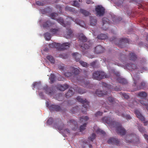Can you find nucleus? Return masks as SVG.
I'll return each mask as SVG.
<instances>
[{"label":"nucleus","instance_id":"1","mask_svg":"<svg viewBox=\"0 0 148 148\" xmlns=\"http://www.w3.org/2000/svg\"><path fill=\"white\" fill-rule=\"evenodd\" d=\"M103 121L112 127H115L118 134L123 135L126 133L125 129L119 123L113 121L110 117H104L103 118Z\"/></svg>","mask_w":148,"mask_h":148},{"label":"nucleus","instance_id":"2","mask_svg":"<svg viewBox=\"0 0 148 148\" xmlns=\"http://www.w3.org/2000/svg\"><path fill=\"white\" fill-rule=\"evenodd\" d=\"M70 42H66L61 45L59 43L54 42L49 45V47L51 48H56L59 50H62L68 49L70 47Z\"/></svg>","mask_w":148,"mask_h":148},{"label":"nucleus","instance_id":"3","mask_svg":"<svg viewBox=\"0 0 148 148\" xmlns=\"http://www.w3.org/2000/svg\"><path fill=\"white\" fill-rule=\"evenodd\" d=\"M134 80V86L135 87V89L132 92H134L137 90L143 88L145 86V83L144 82H140V78L138 76H134L133 78Z\"/></svg>","mask_w":148,"mask_h":148},{"label":"nucleus","instance_id":"4","mask_svg":"<svg viewBox=\"0 0 148 148\" xmlns=\"http://www.w3.org/2000/svg\"><path fill=\"white\" fill-rule=\"evenodd\" d=\"M111 41H114V43L116 44L119 47L121 48L124 47L126 46V43H129V40L127 38H121L119 40V42L117 43L116 42L117 41V39L114 37L112 38H110V39Z\"/></svg>","mask_w":148,"mask_h":148},{"label":"nucleus","instance_id":"5","mask_svg":"<svg viewBox=\"0 0 148 148\" xmlns=\"http://www.w3.org/2000/svg\"><path fill=\"white\" fill-rule=\"evenodd\" d=\"M125 139V142L128 143H137L139 141L138 139L136 137V135L134 134L126 136Z\"/></svg>","mask_w":148,"mask_h":148},{"label":"nucleus","instance_id":"6","mask_svg":"<svg viewBox=\"0 0 148 148\" xmlns=\"http://www.w3.org/2000/svg\"><path fill=\"white\" fill-rule=\"evenodd\" d=\"M76 99L78 101L80 102L83 104V106L84 108V110L83 108H82V112L83 113H85L86 112L87 108L89 106V102L86 99H84L79 96L77 97L76 98Z\"/></svg>","mask_w":148,"mask_h":148},{"label":"nucleus","instance_id":"7","mask_svg":"<svg viewBox=\"0 0 148 148\" xmlns=\"http://www.w3.org/2000/svg\"><path fill=\"white\" fill-rule=\"evenodd\" d=\"M105 75V73L101 71H97L93 73V77L95 79L100 80L103 79Z\"/></svg>","mask_w":148,"mask_h":148},{"label":"nucleus","instance_id":"8","mask_svg":"<svg viewBox=\"0 0 148 148\" xmlns=\"http://www.w3.org/2000/svg\"><path fill=\"white\" fill-rule=\"evenodd\" d=\"M96 14L99 16H103L105 13V9L101 5L96 6L95 8Z\"/></svg>","mask_w":148,"mask_h":148},{"label":"nucleus","instance_id":"9","mask_svg":"<svg viewBox=\"0 0 148 148\" xmlns=\"http://www.w3.org/2000/svg\"><path fill=\"white\" fill-rule=\"evenodd\" d=\"M70 25L67 26L66 27V30L64 32V36L66 38H71L73 36V31L70 27Z\"/></svg>","mask_w":148,"mask_h":148},{"label":"nucleus","instance_id":"10","mask_svg":"<svg viewBox=\"0 0 148 148\" xmlns=\"http://www.w3.org/2000/svg\"><path fill=\"white\" fill-rule=\"evenodd\" d=\"M94 52L96 54H100L103 53L105 49L101 45H99L95 47L93 49Z\"/></svg>","mask_w":148,"mask_h":148},{"label":"nucleus","instance_id":"11","mask_svg":"<svg viewBox=\"0 0 148 148\" xmlns=\"http://www.w3.org/2000/svg\"><path fill=\"white\" fill-rule=\"evenodd\" d=\"M69 125H72L71 127L73 130H75L77 128L78 125L77 122L73 119H71L67 122Z\"/></svg>","mask_w":148,"mask_h":148},{"label":"nucleus","instance_id":"12","mask_svg":"<svg viewBox=\"0 0 148 148\" xmlns=\"http://www.w3.org/2000/svg\"><path fill=\"white\" fill-rule=\"evenodd\" d=\"M108 143L109 144L115 145L117 146H120V141L117 138H111L108 140Z\"/></svg>","mask_w":148,"mask_h":148},{"label":"nucleus","instance_id":"13","mask_svg":"<svg viewBox=\"0 0 148 148\" xmlns=\"http://www.w3.org/2000/svg\"><path fill=\"white\" fill-rule=\"evenodd\" d=\"M49 108L50 111H60L61 108L60 106L55 105H52L49 107Z\"/></svg>","mask_w":148,"mask_h":148},{"label":"nucleus","instance_id":"14","mask_svg":"<svg viewBox=\"0 0 148 148\" xmlns=\"http://www.w3.org/2000/svg\"><path fill=\"white\" fill-rule=\"evenodd\" d=\"M69 87V85L66 84L63 85L59 84L56 86L57 89L61 91L65 90L68 88Z\"/></svg>","mask_w":148,"mask_h":148},{"label":"nucleus","instance_id":"15","mask_svg":"<svg viewBox=\"0 0 148 148\" xmlns=\"http://www.w3.org/2000/svg\"><path fill=\"white\" fill-rule=\"evenodd\" d=\"M56 20L61 25L64 27H66L68 25H70L71 24V23L69 22H67V23H65L63 19L61 17H60L59 18H58Z\"/></svg>","mask_w":148,"mask_h":148},{"label":"nucleus","instance_id":"16","mask_svg":"<svg viewBox=\"0 0 148 148\" xmlns=\"http://www.w3.org/2000/svg\"><path fill=\"white\" fill-rule=\"evenodd\" d=\"M74 22H75V23L80 26L84 27L85 26V24L84 22L78 19H75L74 18H73L71 17H69Z\"/></svg>","mask_w":148,"mask_h":148},{"label":"nucleus","instance_id":"17","mask_svg":"<svg viewBox=\"0 0 148 148\" xmlns=\"http://www.w3.org/2000/svg\"><path fill=\"white\" fill-rule=\"evenodd\" d=\"M115 112L119 116H121L123 117L126 118L127 119H130L131 118L129 115H125L124 114L123 111L122 112H120L119 111H116Z\"/></svg>","mask_w":148,"mask_h":148},{"label":"nucleus","instance_id":"18","mask_svg":"<svg viewBox=\"0 0 148 148\" xmlns=\"http://www.w3.org/2000/svg\"><path fill=\"white\" fill-rule=\"evenodd\" d=\"M41 86V83L40 82H35L33 83L32 85L33 89L36 88L37 89H40Z\"/></svg>","mask_w":148,"mask_h":148},{"label":"nucleus","instance_id":"19","mask_svg":"<svg viewBox=\"0 0 148 148\" xmlns=\"http://www.w3.org/2000/svg\"><path fill=\"white\" fill-rule=\"evenodd\" d=\"M135 113L137 117L142 121H145V118L142 116L140 112L137 110H136L135 111Z\"/></svg>","mask_w":148,"mask_h":148},{"label":"nucleus","instance_id":"20","mask_svg":"<svg viewBox=\"0 0 148 148\" xmlns=\"http://www.w3.org/2000/svg\"><path fill=\"white\" fill-rule=\"evenodd\" d=\"M50 32L53 34L58 35L60 33V30L59 28H52L50 29Z\"/></svg>","mask_w":148,"mask_h":148},{"label":"nucleus","instance_id":"21","mask_svg":"<svg viewBox=\"0 0 148 148\" xmlns=\"http://www.w3.org/2000/svg\"><path fill=\"white\" fill-rule=\"evenodd\" d=\"M70 70L72 71L73 75H78L80 71L79 70L76 68H75L73 67H71L70 68Z\"/></svg>","mask_w":148,"mask_h":148},{"label":"nucleus","instance_id":"22","mask_svg":"<svg viewBox=\"0 0 148 148\" xmlns=\"http://www.w3.org/2000/svg\"><path fill=\"white\" fill-rule=\"evenodd\" d=\"M97 22V20L95 17L91 16L90 17V23L92 26L95 25Z\"/></svg>","mask_w":148,"mask_h":148},{"label":"nucleus","instance_id":"23","mask_svg":"<svg viewBox=\"0 0 148 148\" xmlns=\"http://www.w3.org/2000/svg\"><path fill=\"white\" fill-rule=\"evenodd\" d=\"M72 56L74 57L76 61L78 62L80 60L81 55L77 53H73L72 54Z\"/></svg>","mask_w":148,"mask_h":148},{"label":"nucleus","instance_id":"24","mask_svg":"<svg viewBox=\"0 0 148 148\" xmlns=\"http://www.w3.org/2000/svg\"><path fill=\"white\" fill-rule=\"evenodd\" d=\"M127 67L130 70H134L136 69L137 66L136 64H128Z\"/></svg>","mask_w":148,"mask_h":148},{"label":"nucleus","instance_id":"25","mask_svg":"<svg viewBox=\"0 0 148 148\" xmlns=\"http://www.w3.org/2000/svg\"><path fill=\"white\" fill-rule=\"evenodd\" d=\"M108 19L106 18H102V21L103 26L102 28L104 30H106L107 29V27H105V28H104V27L105 25H108Z\"/></svg>","mask_w":148,"mask_h":148},{"label":"nucleus","instance_id":"26","mask_svg":"<svg viewBox=\"0 0 148 148\" xmlns=\"http://www.w3.org/2000/svg\"><path fill=\"white\" fill-rule=\"evenodd\" d=\"M79 40L82 42H86L87 40V38L82 34L79 35Z\"/></svg>","mask_w":148,"mask_h":148},{"label":"nucleus","instance_id":"27","mask_svg":"<svg viewBox=\"0 0 148 148\" xmlns=\"http://www.w3.org/2000/svg\"><path fill=\"white\" fill-rule=\"evenodd\" d=\"M129 56L130 59L134 61H135L137 58L136 55L133 53H130Z\"/></svg>","mask_w":148,"mask_h":148},{"label":"nucleus","instance_id":"28","mask_svg":"<svg viewBox=\"0 0 148 148\" xmlns=\"http://www.w3.org/2000/svg\"><path fill=\"white\" fill-rule=\"evenodd\" d=\"M117 80L119 83L123 85L126 84L127 83V80L124 78L119 77L118 78Z\"/></svg>","mask_w":148,"mask_h":148},{"label":"nucleus","instance_id":"29","mask_svg":"<svg viewBox=\"0 0 148 148\" xmlns=\"http://www.w3.org/2000/svg\"><path fill=\"white\" fill-rule=\"evenodd\" d=\"M62 93H58L56 94L55 95L56 96V100L59 101H62L63 99V97L62 95Z\"/></svg>","mask_w":148,"mask_h":148},{"label":"nucleus","instance_id":"30","mask_svg":"<svg viewBox=\"0 0 148 148\" xmlns=\"http://www.w3.org/2000/svg\"><path fill=\"white\" fill-rule=\"evenodd\" d=\"M108 37L107 35L105 34H101L99 35L97 37L98 39L101 40H105Z\"/></svg>","mask_w":148,"mask_h":148},{"label":"nucleus","instance_id":"31","mask_svg":"<svg viewBox=\"0 0 148 148\" xmlns=\"http://www.w3.org/2000/svg\"><path fill=\"white\" fill-rule=\"evenodd\" d=\"M80 12L85 16H88L90 14L89 12L82 9H80Z\"/></svg>","mask_w":148,"mask_h":148},{"label":"nucleus","instance_id":"32","mask_svg":"<svg viewBox=\"0 0 148 148\" xmlns=\"http://www.w3.org/2000/svg\"><path fill=\"white\" fill-rule=\"evenodd\" d=\"M52 23H51L50 21H47L43 23V27L45 28L49 27L50 26L52 25Z\"/></svg>","mask_w":148,"mask_h":148},{"label":"nucleus","instance_id":"33","mask_svg":"<svg viewBox=\"0 0 148 148\" xmlns=\"http://www.w3.org/2000/svg\"><path fill=\"white\" fill-rule=\"evenodd\" d=\"M50 80V83L52 84L54 83L56 79V76L53 74H51L50 77H49Z\"/></svg>","mask_w":148,"mask_h":148},{"label":"nucleus","instance_id":"34","mask_svg":"<svg viewBox=\"0 0 148 148\" xmlns=\"http://www.w3.org/2000/svg\"><path fill=\"white\" fill-rule=\"evenodd\" d=\"M51 18L54 20H56L58 18V14L56 13H52L50 15Z\"/></svg>","mask_w":148,"mask_h":148},{"label":"nucleus","instance_id":"35","mask_svg":"<svg viewBox=\"0 0 148 148\" xmlns=\"http://www.w3.org/2000/svg\"><path fill=\"white\" fill-rule=\"evenodd\" d=\"M47 59L48 60L52 63H54L55 60L53 57L49 55L47 56Z\"/></svg>","mask_w":148,"mask_h":148},{"label":"nucleus","instance_id":"36","mask_svg":"<svg viewBox=\"0 0 148 148\" xmlns=\"http://www.w3.org/2000/svg\"><path fill=\"white\" fill-rule=\"evenodd\" d=\"M44 37L47 40H49L51 38V36L50 33L47 32L44 34Z\"/></svg>","mask_w":148,"mask_h":148},{"label":"nucleus","instance_id":"37","mask_svg":"<svg viewBox=\"0 0 148 148\" xmlns=\"http://www.w3.org/2000/svg\"><path fill=\"white\" fill-rule=\"evenodd\" d=\"M94 130H95L97 134H103V135L105 134V133L104 131L98 128L96 130L95 129L94 127Z\"/></svg>","mask_w":148,"mask_h":148},{"label":"nucleus","instance_id":"38","mask_svg":"<svg viewBox=\"0 0 148 148\" xmlns=\"http://www.w3.org/2000/svg\"><path fill=\"white\" fill-rule=\"evenodd\" d=\"M89 119L88 117L87 116H82L81 117L80 119L81 122H85L87 121Z\"/></svg>","mask_w":148,"mask_h":148},{"label":"nucleus","instance_id":"39","mask_svg":"<svg viewBox=\"0 0 148 148\" xmlns=\"http://www.w3.org/2000/svg\"><path fill=\"white\" fill-rule=\"evenodd\" d=\"M89 65L93 68H96L97 67V62L96 61H94L90 63Z\"/></svg>","mask_w":148,"mask_h":148},{"label":"nucleus","instance_id":"40","mask_svg":"<svg viewBox=\"0 0 148 148\" xmlns=\"http://www.w3.org/2000/svg\"><path fill=\"white\" fill-rule=\"evenodd\" d=\"M65 10L72 12H74L75 11L74 9L68 6H66L65 8Z\"/></svg>","mask_w":148,"mask_h":148},{"label":"nucleus","instance_id":"41","mask_svg":"<svg viewBox=\"0 0 148 148\" xmlns=\"http://www.w3.org/2000/svg\"><path fill=\"white\" fill-rule=\"evenodd\" d=\"M79 63L83 67H87L89 66V65L86 62L82 61H80Z\"/></svg>","mask_w":148,"mask_h":148},{"label":"nucleus","instance_id":"42","mask_svg":"<svg viewBox=\"0 0 148 148\" xmlns=\"http://www.w3.org/2000/svg\"><path fill=\"white\" fill-rule=\"evenodd\" d=\"M96 135L94 133L92 134L91 136L88 138V139L89 140L92 141L95 138Z\"/></svg>","mask_w":148,"mask_h":148},{"label":"nucleus","instance_id":"43","mask_svg":"<svg viewBox=\"0 0 148 148\" xmlns=\"http://www.w3.org/2000/svg\"><path fill=\"white\" fill-rule=\"evenodd\" d=\"M86 125V123H84L82 125L80 126L79 128L80 132H82L85 130Z\"/></svg>","mask_w":148,"mask_h":148},{"label":"nucleus","instance_id":"44","mask_svg":"<svg viewBox=\"0 0 148 148\" xmlns=\"http://www.w3.org/2000/svg\"><path fill=\"white\" fill-rule=\"evenodd\" d=\"M53 127L55 128L56 129H58L59 130H62V128L59 126L58 124H57L56 123L54 124Z\"/></svg>","mask_w":148,"mask_h":148},{"label":"nucleus","instance_id":"45","mask_svg":"<svg viewBox=\"0 0 148 148\" xmlns=\"http://www.w3.org/2000/svg\"><path fill=\"white\" fill-rule=\"evenodd\" d=\"M53 121V119L52 118H49L47 121V123L49 125L52 124Z\"/></svg>","mask_w":148,"mask_h":148},{"label":"nucleus","instance_id":"46","mask_svg":"<svg viewBox=\"0 0 148 148\" xmlns=\"http://www.w3.org/2000/svg\"><path fill=\"white\" fill-rule=\"evenodd\" d=\"M91 45L88 42H87L84 45V47L85 49H88Z\"/></svg>","mask_w":148,"mask_h":148},{"label":"nucleus","instance_id":"47","mask_svg":"<svg viewBox=\"0 0 148 148\" xmlns=\"http://www.w3.org/2000/svg\"><path fill=\"white\" fill-rule=\"evenodd\" d=\"M108 100L110 101V102L112 103V104H114V102H116L114 101V99L112 97H110L108 98Z\"/></svg>","mask_w":148,"mask_h":148},{"label":"nucleus","instance_id":"48","mask_svg":"<svg viewBox=\"0 0 148 148\" xmlns=\"http://www.w3.org/2000/svg\"><path fill=\"white\" fill-rule=\"evenodd\" d=\"M138 95L142 98H145L147 96V93H139Z\"/></svg>","mask_w":148,"mask_h":148},{"label":"nucleus","instance_id":"49","mask_svg":"<svg viewBox=\"0 0 148 148\" xmlns=\"http://www.w3.org/2000/svg\"><path fill=\"white\" fill-rule=\"evenodd\" d=\"M72 5L76 7H79V4L77 1H74L72 4Z\"/></svg>","mask_w":148,"mask_h":148},{"label":"nucleus","instance_id":"50","mask_svg":"<svg viewBox=\"0 0 148 148\" xmlns=\"http://www.w3.org/2000/svg\"><path fill=\"white\" fill-rule=\"evenodd\" d=\"M138 128L139 131L141 133H144L145 132V130L142 127L140 126L138 127Z\"/></svg>","mask_w":148,"mask_h":148},{"label":"nucleus","instance_id":"51","mask_svg":"<svg viewBox=\"0 0 148 148\" xmlns=\"http://www.w3.org/2000/svg\"><path fill=\"white\" fill-rule=\"evenodd\" d=\"M64 75L67 77H69L71 76H72L73 75V73L71 71V72H66L64 73Z\"/></svg>","mask_w":148,"mask_h":148},{"label":"nucleus","instance_id":"52","mask_svg":"<svg viewBox=\"0 0 148 148\" xmlns=\"http://www.w3.org/2000/svg\"><path fill=\"white\" fill-rule=\"evenodd\" d=\"M36 4L38 5L43 6L44 5L45 3L44 2H41L39 1H37L36 2Z\"/></svg>","mask_w":148,"mask_h":148},{"label":"nucleus","instance_id":"53","mask_svg":"<svg viewBox=\"0 0 148 148\" xmlns=\"http://www.w3.org/2000/svg\"><path fill=\"white\" fill-rule=\"evenodd\" d=\"M49 88L47 85L45 84L44 85L42 88V89L45 91H47L49 90Z\"/></svg>","mask_w":148,"mask_h":148},{"label":"nucleus","instance_id":"54","mask_svg":"<svg viewBox=\"0 0 148 148\" xmlns=\"http://www.w3.org/2000/svg\"><path fill=\"white\" fill-rule=\"evenodd\" d=\"M129 96L126 94V93H123L122 98L126 99H128L129 98Z\"/></svg>","mask_w":148,"mask_h":148},{"label":"nucleus","instance_id":"55","mask_svg":"<svg viewBox=\"0 0 148 148\" xmlns=\"http://www.w3.org/2000/svg\"><path fill=\"white\" fill-rule=\"evenodd\" d=\"M94 95L97 96L98 97L103 96L104 95L103 93H94ZM106 95V94H105Z\"/></svg>","mask_w":148,"mask_h":148},{"label":"nucleus","instance_id":"56","mask_svg":"<svg viewBox=\"0 0 148 148\" xmlns=\"http://www.w3.org/2000/svg\"><path fill=\"white\" fill-rule=\"evenodd\" d=\"M102 112L100 111H98L95 114V115L96 116H101L102 114Z\"/></svg>","mask_w":148,"mask_h":148},{"label":"nucleus","instance_id":"57","mask_svg":"<svg viewBox=\"0 0 148 148\" xmlns=\"http://www.w3.org/2000/svg\"><path fill=\"white\" fill-rule=\"evenodd\" d=\"M59 68L62 71H64V69L65 68L64 66L63 65H60L59 66Z\"/></svg>","mask_w":148,"mask_h":148},{"label":"nucleus","instance_id":"58","mask_svg":"<svg viewBox=\"0 0 148 148\" xmlns=\"http://www.w3.org/2000/svg\"><path fill=\"white\" fill-rule=\"evenodd\" d=\"M86 3L88 4H92L94 3V2L90 0H86Z\"/></svg>","mask_w":148,"mask_h":148},{"label":"nucleus","instance_id":"59","mask_svg":"<svg viewBox=\"0 0 148 148\" xmlns=\"http://www.w3.org/2000/svg\"><path fill=\"white\" fill-rule=\"evenodd\" d=\"M133 105H132L131 104H129V106L130 107H132V108H133L134 106V105H135L136 104H137V102L136 101H133Z\"/></svg>","mask_w":148,"mask_h":148},{"label":"nucleus","instance_id":"60","mask_svg":"<svg viewBox=\"0 0 148 148\" xmlns=\"http://www.w3.org/2000/svg\"><path fill=\"white\" fill-rule=\"evenodd\" d=\"M56 8L58 9H59L60 11L61 12V10H62V9H61L62 8H61V6H60L59 5H56Z\"/></svg>","mask_w":148,"mask_h":148},{"label":"nucleus","instance_id":"61","mask_svg":"<svg viewBox=\"0 0 148 148\" xmlns=\"http://www.w3.org/2000/svg\"><path fill=\"white\" fill-rule=\"evenodd\" d=\"M77 89L78 90V92H84L83 91V90L79 88H77Z\"/></svg>","mask_w":148,"mask_h":148},{"label":"nucleus","instance_id":"62","mask_svg":"<svg viewBox=\"0 0 148 148\" xmlns=\"http://www.w3.org/2000/svg\"><path fill=\"white\" fill-rule=\"evenodd\" d=\"M58 80L61 81L63 80V78L61 76H60L59 77H58Z\"/></svg>","mask_w":148,"mask_h":148},{"label":"nucleus","instance_id":"63","mask_svg":"<svg viewBox=\"0 0 148 148\" xmlns=\"http://www.w3.org/2000/svg\"><path fill=\"white\" fill-rule=\"evenodd\" d=\"M127 56L126 55L124 54H121V57L122 58H125Z\"/></svg>","mask_w":148,"mask_h":148},{"label":"nucleus","instance_id":"64","mask_svg":"<svg viewBox=\"0 0 148 148\" xmlns=\"http://www.w3.org/2000/svg\"><path fill=\"white\" fill-rule=\"evenodd\" d=\"M144 136L145 138L147 140V142H148V136L146 134H145L144 135Z\"/></svg>","mask_w":148,"mask_h":148}]
</instances>
